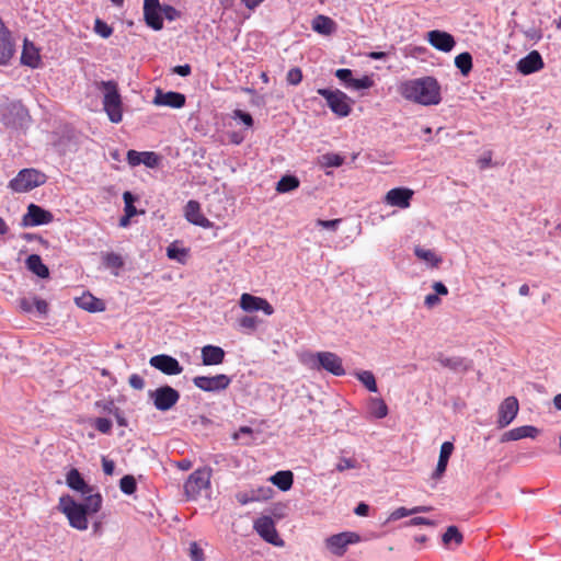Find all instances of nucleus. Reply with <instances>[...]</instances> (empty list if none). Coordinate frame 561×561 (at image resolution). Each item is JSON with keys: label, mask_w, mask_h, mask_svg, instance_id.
I'll list each match as a JSON object with an SVG mask.
<instances>
[{"label": "nucleus", "mask_w": 561, "mask_h": 561, "mask_svg": "<svg viewBox=\"0 0 561 561\" xmlns=\"http://www.w3.org/2000/svg\"><path fill=\"white\" fill-rule=\"evenodd\" d=\"M398 91L403 99L424 106L437 105L442 101L440 84L432 76L405 80Z\"/></svg>", "instance_id": "nucleus-1"}, {"label": "nucleus", "mask_w": 561, "mask_h": 561, "mask_svg": "<svg viewBox=\"0 0 561 561\" xmlns=\"http://www.w3.org/2000/svg\"><path fill=\"white\" fill-rule=\"evenodd\" d=\"M96 87L103 92V110L110 122L121 123L123 119V102L117 82L114 80L100 81Z\"/></svg>", "instance_id": "nucleus-2"}, {"label": "nucleus", "mask_w": 561, "mask_h": 561, "mask_svg": "<svg viewBox=\"0 0 561 561\" xmlns=\"http://www.w3.org/2000/svg\"><path fill=\"white\" fill-rule=\"evenodd\" d=\"M59 510L69 520V525L78 530L88 529V513L81 503H78L70 495H62L59 499Z\"/></svg>", "instance_id": "nucleus-3"}, {"label": "nucleus", "mask_w": 561, "mask_h": 561, "mask_svg": "<svg viewBox=\"0 0 561 561\" xmlns=\"http://www.w3.org/2000/svg\"><path fill=\"white\" fill-rule=\"evenodd\" d=\"M28 117V112L21 101L7 100L0 105V119L7 127H22Z\"/></svg>", "instance_id": "nucleus-4"}, {"label": "nucleus", "mask_w": 561, "mask_h": 561, "mask_svg": "<svg viewBox=\"0 0 561 561\" xmlns=\"http://www.w3.org/2000/svg\"><path fill=\"white\" fill-rule=\"evenodd\" d=\"M46 182V175L35 169H23L9 183L14 192H28Z\"/></svg>", "instance_id": "nucleus-5"}, {"label": "nucleus", "mask_w": 561, "mask_h": 561, "mask_svg": "<svg viewBox=\"0 0 561 561\" xmlns=\"http://www.w3.org/2000/svg\"><path fill=\"white\" fill-rule=\"evenodd\" d=\"M318 94L323 96L330 110L339 117H346L350 115L352 107L350 98L341 90H330L321 88L317 90Z\"/></svg>", "instance_id": "nucleus-6"}, {"label": "nucleus", "mask_w": 561, "mask_h": 561, "mask_svg": "<svg viewBox=\"0 0 561 561\" xmlns=\"http://www.w3.org/2000/svg\"><path fill=\"white\" fill-rule=\"evenodd\" d=\"M312 369L325 370L334 376L345 375L342 358L332 352H317L312 355Z\"/></svg>", "instance_id": "nucleus-7"}, {"label": "nucleus", "mask_w": 561, "mask_h": 561, "mask_svg": "<svg viewBox=\"0 0 561 561\" xmlns=\"http://www.w3.org/2000/svg\"><path fill=\"white\" fill-rule=\"evenodd\" d=\"M360 541V536L354 531H343L332 535L324 540L325 548L334 556L345 554L348 545Z\"/></svg>", "instance_id": "nucleus-8"}, {"label": "nucleus", "mask_w": 561, "mask_h": 561, "mask_svg": "<svg viewBox=\"0 0 561 561\" xmlns=\"http://www.w3.org/2000/svg\"><path fill=\"white\" fill-rule=\"evenodd\" d=\"M149 398L153 401V405L159 411H169L180 399V393L171 386H161L153 391H149Z\"/></svg>", "instance_id": "nucleus-9"}, {"label": "nucleus", "mask_w": 561, "mask_h": 561, "mask_svg": "<svg viewBox=\"0 0 561 561\" xmlns=\"http://www.w3.org/2000/svg\"><path fill=\"white\" fill-rule=\"evenodd\" d=\"M253 528L266 542L276 547L284 546V540L279 537L275 523L271 516L264 515L256 518L254 520Z\"/></svg>", "instance_id": "nucleus-10"}, {"label": "nucleus", "mask_w": 561, "mask_h": 561, "mask_svg": "<svg viewBox=\"0 0 561 561\" xmlns=\"http://www.w3.org/2000/svg\"><path fill=\"white\" fill-rule=\"evenodd\" d=\"M210 482V472L206 469H197L190 474L184 483V492L188 499L195 500L202 492L207 489Z\"/></svg>", "instance_id": "nucleus-11"}, {"label": "nucleus", "mask_w": 561, "mask_h": 561, "mask_svg": "<svg viewBox=\"0 0 561 561\" xmlns=\"http://www.w3.org/2000/svg\"><path fill=\"white\" fill-rule=\"evenodd\" d=\"M230 382V377L225 374H219L213 377L196 376L193 378L194 386L206 392L225 390L229 387Z\"/></svg>", "instance_id": "nucleus-12"}, {"label": "nucleus", "mask_w": 561, "mask_h": 561, "mask_svg": "<svg viewBox=\"0 0 561 561\" xmlns=\"http://www.w3.org/2000/svg\"><path fill=\"white\" fill-rule=\"evenodd\" d=\"M149 364L168 376L180 375L183 371V367L180 365L179 360L167 354L152 356L149 359Z\"/></svg>", "instance_id": "nucleus-13"}, {"label": "nucleus", "mask_w": 561, "mask_h": 561, "mask_svg": "<svg viewBox=\"0 0 561 561\" xmlns=\"http://www.w3.org/2000/svg\"><path fill=\"white\" fill-rule=\"evenodd\" d=\"M240 307L245 312L262 310L266 316H271L274 312L273 306L266 299L248 293L241 295Z\"/></svg>", "instance_id": "nucleus-14"}, {"label": "nucleus", "mask_w": 561, "mask_h": 561, "mask_svg": "<svg viewBox=\"0 0 561 561\" xmlns=\"http://www.w3.org/2000/svg\"><path fill=\"white\" fill-rule=\"evenodd\" d=\"M519 410L518 400L515 397H507L499 408L497 426L504 428L516 417Z\"/></svg>", "instance_id": "nucleus-15"}, {"label": "nucleus", "mask_w": 561, "mask_h": 561, "mask_svg": "<svg viewBox=\"0 0 561 561\" xmlns=\"http://www.w3.org/2000/svg\"><path fill=\"white\" fill-rule=\"evenodd\" d=\"M427 42L437 50L449 53L454 49L456 41L451 34L445 31L433 30L426 35Z\"/></svg>", "instance_id": "nucleus-16"}, {"label": "nucleus", "mask_w": 561, "mask_h": 561, "mask_svg": "<svg viewBox=\"0 0 561 561\" xmlns=\"http://www.w3.org/2000/svg\"><path fill=\"white\" fill-rule=\"evenodd\" d=\"M186 98L183 93L169 91L163 92L157 89L153 98V104L158 106H169L172 108H181L185 105Z\"/></svg>", "instance_id": "nucleus-17"}, {"label": "nucleus", "mask_w": 561, "mask_h": 561, "mask_svg": "<svg viewBox=\"0 0 561 561\" xmlns=\"http://www.w3.org/2000/svg\"><path fill=\"white\" fill-rule=\"evenodd\" d=\"M53 220V215L50 211L45 210L44 208L30 204L27 207V213L23 217V222L25 226H39L49 224Z\"/></svg>", "instance_id": "nucleus-18"}, {"label": "nucleus", "mask_w": 561, "mask_h": 561, "mask_svg": "<svg viewBox=\"0 0 561 561\" xmlns=\"http://www.w3.org/2000/svg\"><path fill=\"white\" fill-rule=\"evenodd\" d=\"M545 67L543 60L539 51L531 50L517 62V70L522 75H530L541 70Z\"/></svg>", "instance_id": "nucleus-19"}, {"label": "nucleus", "mask_w": 561, "mask_h": 561, "mask_svg": "<svg viewBox=\"0 0 561 561\" xmlns=\"http://www.w3.org/2000/svg\"><path fill=\"white\" fill-rule=\"evenodd\" d=\"M413 191L405 187H396L390 190L385 197V202L390 206L408 208L410 206Z\"/></svg>", "instance_id": "nucleus-20"}, {"label": "nucleus", "mask_w": 561, "mask_h": 561, "mask_svg": "<svg viewBox=\"0 0 561 561\" xmlns=\"http://www.w3.org/2000/svg\"><path fill=\"white\" fill-rule=\"evenodd\" d=\"M185 218L195 226L211 228L213 222L201 213V205L197 201H188L185 206Z\"/></svg>", "instance_id": "nucleus-21"}, {"label": "nucleus", "mask_w": 561, "mask_h": 561, "mask_svg": "<svg viewBox=\"0 0 561 561\" xmlns=\"http://www.w3.org/2000/svg\"><path fill=\"white\" fill-rule=\"evenodd\" d=\"M540 433L539 428L533 425H524L512 428L501 436V442L519 440L523 438H536Z\"/></svg>", "instance_id": "nucleus-22"}, {"label": "nucleus", "mask_w": 561, "mask_h": 561, "mask_svg": "<svg viewBox=\"0 0 561 561\" xmlns=\"http://www.w3.org/2000/svg\"><path fill=\"white\" fill-rule=\"evenodd\" d=\"M66 483L70 489L80 492L82 495H87L93 491L92 486L84 481L81 473L76 468L68 471Z\"/></svg>", "instance_id": "nucleus-23"}, {"label": "nucleus", "mask_w": 561, "mask_h": 561, "mask_svg": "<svg viewBox=\"0 0 561 561\" xmlns=\"http://www.w3.org/2000/svg\"><path fill=\"white\" fill-rule=\"evenodd\" d=\"M225 359V351L220 346L206 345L202 348V362L205 366L219 365Z\"/></svg>", "instance_id": "nucleus-24"}, {"label": "nucleus", "mask_w": 561, "mask_h": 561, "mask_svg": "<svg viewBox=\"0 0 561 561\" xmlns=\"http://www.w3.org/2000/svg\"><path fill=\"white\" fill-rule=\"evenodd\" d=\"M76 304L79 308L89 312H101L105 310L104 301L91 294H83L82 296L76 298Z\"/></svg>", "instance_id": "nucleus-25"}, {"label": "nucleus", "mask_w": 561, "mask_h": 561, "mask_svg": "<svg viewBox=\"0 0 561 561\" xmlns=\"http://www.w3.org/2000/svg\"><path fill=\"white\" fill-rule=\"evenodd\" d=\"M21 62L31 68H37L41 64V56L38 49L27 41L24 42L23 50L21 54Z\"/></svg>", "instance_id": "nucleus-26"}, {"label": "nucleus", "mask_w": 561, "mask_h": 561, "mask_svg": "<svg viewBox=\"0 0 561 561\" xmlns=\"http://www.w3.org/2000/svg\"><path fill=\"white\" fill-rule=\"evenodd\" d=\"M437 360L442 366L449 368L450 370L454 371H467L468 369L471 368V362L459 356L444 357L443 355H439Z\"/></svg>", "instance_id": "nucleus-27"}, {"label": "nucleus", "mask_w": 561, "mask_h": 561, "mask_svg": "<svg viewBox=\"0 0 561 561\" xmlns=\"http://www.w3.org/2000/svg\"><path fill=\"white\" fill-rule=\"evenodd\" d=\"M335 27V22L329 16L320 14L312 20V30L321 35H331Z\"/></svg>", "instance_id": "nucleus-28"}, {"label": "nucleus", "mask_w": 561, "mask_h": 561, "mask_svg": "<svg viewBox=\"0 0 561 561\" xmlns=\"http://www.w3.org/2000/svg\"><path fill=\"white\" fill-rule=\"evenodd\" d=\"M27 268L41 278L49 276L48 267L43 263L42 259L37 254H31L26 259Z\"/></svg>", "instance_id": "nucleus-29"}, {"label": "nucleus", "mask_w": 561, "mask_h": 561, "mask_svg": "<svg viewBox=\"0 0 561 561\" xmlns=\"http://www.w3.org/2000/svg\"><path fill=\"white\" fill-rule=\"evenodd\" d=\"M271 482L276 485L280 491H288L294 483V474L291 471H277L270 478Z\"/></svg>", "instance_id": "nucleus-30"}, {"label": "nucleus", "mask_w": 561, "mask_h": 561, "mask_svg": "<svg viewBox=\"0 0 561 561\" xmlns=\"http://www.w3.org/2000/svg\"><path fill=\"white\" fill-rule=\"evenodd\" d=\"M83 496H84V503H81V504L83 505V508L85 510L88 515L98 513L101 510L103 499L100 493L92 494V492H91Z\"/></svg>", "instance_id": "nucleus-31"}, {"label": "nucleus", "mask_w": 561, "mask_h": 561, "mask_svg": "<svg viewBox=\"0 0 561 561\" xmlns=\"http://www.w3.org/2000/svg\"><path fill=\"white\" fill-rule=\"evenodd\" d=\"M299 185H300V181L297 176L287 174V175L282 176L280 180L277 182L276 191L282 194L288 193V192H291V191L298 188Z\"/></svg>", "instance_id": "nucleus-32"}, {"label": "nucleus", "mask_w": 561, "mask_h": 561, "mask_svg": "<svg viewBox=\"0 0 561 561\" xmlns=\"http://www.w3.org/2000/svg\"><path fill=\"white\" fill-rule=\"evenodd\" d=\"M103 264L106 268L113 270L114 275H118V270L124 266V260L122 255L115 252H106L102 256Z\"/></svg>", "instance_id": "nucleus-33"}, {"label": "nucleus", "mask_w": 561, "mask_h": 561, "mask_svg": "<svg viewBox=\"0 0 561 561\" xmlns=\"http://www.w3.org/2000/svg\"><path fill=\"white\" fill-rule=\"evenodd\" d=\"M414 254L417 259L427 262L432 267H437L442 259L436 253L428 249H423L420 245L414 248Z\"/></svg>", "instance_id": "nucleus-34"}, {"label": "nucleus", "mask_w": 561, "mask_h": 561, "mask_svg": "<svg viewBox=\"0 0 561 561\" xmlns=\"http://www.w3.org/2000/svg\"><path fill=\"white\" fill-rule=\"evenodd\" d=\"M144 18L146 24L152 30L160 31L163 27V19L160 9L144 11Z\"/></svg>", "instance_id": "nucleus-35"}, {"label": "nucleus", "mask_w": 561, "mask_h": 561, "mask_svg": "<svg viewBox=\"0 0 561 561\" xmlns=\"http://www.w3.org/2000/svg\"><path fill=\"white\" fill-rule=\"evenodd\" d=\"M455 66L462 76H468L472 69V56L468 51H463L455 57Z\"/></svg>", "instance_id": "nucleus-36"}, {"label": "nucleus", "mask_w": 561, "mask_h": 561, "mask_svg": "<svg viewBox=\"0 0 561 561\" xmlns=\"http://www.w3.org/2000/svg\"><path fill=\"white\" fill-rule=\"evenodd\" d=\"M355 376L367 388L368 391H370V392L378 391L376 379L371 371H369V370L357 371V373H355Z\"/></svg>", "instance_id": "nucleus-37"}, {"label": "nucleus", "mask_w": 561, "mask_h": 561, "mask_svg": "<svg viewBox=\"0 0 561 561\" xmlns=\"http://www.w3.org/2000/svg\"><path fill=\"white\" fill-rule=\"evenodd\" d=\"M442 540L446 546H448L451 541L459 546L463 541V536L456 526H449L443 534Z\"/></svg>", "instance_id": "nucleus-38"}, {"label": "nucleus", "mask_w": 561, "mask_h": 561, "mask_svg": "<svg viewBox=\"0 0 561 561\" xmlns=\"http://www.w3.org/2000/svg\"><path fill=\"white\" fill-rule=\"evenodd\" d=\"M119 489L123 493L131 495L137 490V482L134 476L126 474L119 481Z\"/></svg>", "instance_id": "nucleus-39"}, {"label": "nucleus", "mask_w": 561, "mask_h": 561, "mask_svg": "<svg viewBox=\"0 0 561 561\" xmlns=\"http://www.w3.org/2000/svg\"><path fill=\"white\" fill-rule=\"evenodd\" d=\"M370 404H371V413L374 414V416H376L377 419H383L387 416L388 407L382 399L373 398L370 400Z\"/></svg>", "instance_id": "nucleus-40"}, {"label": "nucleus", "mask_w": 561, "mask_h": 561, "mask_svg": "<svg viewBox=\"0 0 561 561\" xmlns=\"http://www.w3.org/2000/svg\"><path fill=\"white\" fill-rule=\"evenodd\" d=\"M453 451H454V444L451 442L443 443L440 446L437 465L447 468L448 460H449Z\"/></svg>", "instance_id": "nucleus-41"}, {"label": "nucleus", "mask_w": 561, "mask_h": 561, "mask_svg": "<svg viewBox=\"0 0 561 561\" xmlns=\"http://www.w3.org/2000/svg\"><path fill=\"white\" fill-rule=\"evenodd\" d=\"M94 32L102 38H108L113 33V28L103 20L96 19L94 22Z\"/></svg>", "instance_id": "nucleus-42"}, {"label": "nucleus", "mask_w": 561, "mask_h": 561, "mask_svg": "<svg viewBox=\"0 0 561 561\" xmlns=\"http://www.w3.org/2000/svg\"><path fill=\"white\" fill-rule=\"evenodd\" d=\"M123 199L125 203V214L127 217H134L137 214V209L134 206L136 197L130 192H125L123 194Z\"/></svg>", "instance_id": "nucleus-43"}, {"label": "nucleus", "mask_w": 561, "mask_h": 561, "mask_svg": "<svg viewBox=\"0 0 561 561\" xmlns=\"http://www.w3.org/2000/svg\"><path fill=\"white\" fill-rule=\"evenodd\" d=\"M344 163V157L337 153H327L322 156L324 167H341Z\"/></svg>", "instance_id": "nucleus-44"}, {"label": "nucleus", "mask_w": 561, "mask_h": 561, "mask_svg": "<svg viewBox=\"0 0 561 561\" xmlns=\"http://www.w3.org/2000/svg\"><path fill=\"white\" fill-rule=\"evenodd\" d=\"M188 554L192 561H204L205 554L196 541H192L188 548Z\"/></svg>", "instance_id": "nucleus-45"}, {"label": "nucleus", "mask_w": 561, "mask_h": 561, "mask_svg": "<svg viewBox=\"0 0 561 561\" xmlns=\"http://www.w3.org/2000/svg\"><path fill=\"white\" fill-rule=\"evenodd\" d=\"M159 161H160V158L156 152H152V151L142 152L141 163L145 164L146 167L156 168V167H158Z\"/></svg>", "instance_id": "nucleus-46"}, {"label": "nucleus", "mask_w": 561, "mask_h": 561, "mask_svg": "<svg viewBox=\"0 0 561 561\" xmlns=\"http://www.w3.org/2000/svg\"><path fill=\"white\" fill-rule=\"evenodd\" d=\"M301 80H302V71L300 68H298V67L291 68L287 72L286 81L288 84L297 85L301 82Z\"/></svg>", "instance_id": "nucleus-47"}, {"label": "nucleus", "mask_w": 561, "mask_h": 561, "mask_svg": "<svg viewBox=\"0 0 561 561\" xmlns=\"http://www.w3.org/2000/svg\"><path fill=\"white\" fill-rule=\"evenodd\" d=\"M373 84H374V81L368 76H364L363 78H359V79L353 78L350 88H353L354 90H363V89H369L370 87H373Z\"/></svg>", "instance_id": "nucleus-48"}, {"label": "nucleus", "mask_w": 561, "mask_h": 561, "mask_svg": "<svg viewBox=\"0 0 561 561\" xmlns=\"http://www.w3.org/2000/svg\"><path fill=\"white\" fill-rule=\"evenodd\" d=\"M335 77L344 82L347 88L351 87L352 80H353V73L351 69L347 68H341L335 71Z\"/></svg>", "instance_id": "nucleus-49"}, {"label": "nucleus", "mask_w": 561, "mask_h": 561, "mask_svg": "<svg viewBox=\"0 0 561 561\" xmlns=\"http://www.w3.org/2000/svg\"><path fill=\"white\" fill-rule=\"evenodd\" d=\"M94 426L99 432H101L103 434H107V433H110V431L112 428V422H111V420L105 419V417H98L95 420Z\"/></svg>", "instance_id": "nucleus-50"}, {"label": "nucleus", "mask_w": 561, "mask_h": 561, "mask_svg": "<svg viewBox=\"0 0 561 561\" xmlns=\"http://www.w3.org/2000/svg\"><path fill=\"white\" fill-rule=\"evenodd\" d=\"M160 10L164 18L169 21H174L180 16V12L174 7L169 4H163Z\"/></svg>", "instance_id": "nucleus-51"}, {"label": "nucleus", "mask_w": 561, "mask_h": 561, "mask_svg": "<svg viewBox=\"0 0 561 561\" xmlns=\"http://www.w3.org/2000/svg\"><path fill=\"white\" fill-rule=\"evenodd\" d=\"M32 301L34 302V308L41 316L47 314L48 304L44 299H42L37 296H32Z\"/></svg>", "instance_id": "nucleus-52"}, {"label": "nucleus", "mask_w": 561, "mask_h": 561, "mask_svg": "<svg viewBox=\"0 0 561 561\" xmlns=\"http://www.w3.org/2000/svg\"><path fill=\"white\" fill-rule=\"evenodd\" d=\"M358 463L355 459L352 458H341L339 463L336 465V470L342 472L346 469L357 468Z\"/></svg>", "instance_id": "nucleus-53"}, {"label": "nucleus", "mask_w": 561, "mask_h": 561, "mask_svg": "<svg viewBox=\"0 0 561 561\" xmlns=\"http://www.w3.org/2000/svg\"><path fill=\"white\" fill-rule=\"evenodd\" d=\"M239 324L241 328L255 330L257 325L256 317L244 316L239 320Z\"/></svg>", "instance_id": "nucleus-54"}, {"label": "nucleus", "mask_w": 561, "mask_h": 561, "mask_svg": "<svg viewBox=\"0 0 561 561\" xmlns=\"http://www.w3.org/2000/svg\"><path fill=\"white\" fill-rule=\"evenodd\" d=\"M128 383L136 390H142L145 388V380L138 374H133L128 378Z\"/></svg>", "instance_id": "nucleus-55"}, {"label": "nucleus", "mask_w": 561, "mask_h": 561, "mask_svg": "<svg viewBox=\"0 0 561 561\" xmlns=\"http://www.w3.org/2000/svg\"><path fill=\"white\" fill-rule=\"evenodd\" d=\"M142 152H138L136 150L127 151V161L131 167L139 165L141 163Z\"/></svg>", "instance_id": "nucleus-56"}, {"label": "nucleus", "mask_w": 561, "mask_h": 561, "mask_svg": "<svg viewBox=\"0 0 561 561\" xmlns=\"http://www.w3.org/2000/svg\"><path fill=\"white\" fill-rule=\"evenodd\" d=\"M167 255L169 259H176V260L181 261V256H185L186 251L184 249H179L174 245H170L167 249Z\"/></svg>", "instance_id": "nucleus-57"}, {"label": "nucleus", "mask_w": 561, "mask_h": 561, "mask_svg": "<svg viewBox=\"0 0 561 561\" xmlns=\"http://www.w3.org/2000/svg\"><path fill=\"white\" fill-rule=\"evenodd\" d=\"M19 307L22 311L30 313L34 309V302L32 301V297H23L19 299Z\"/></svg>", "instance_id": "nucleus-58"}, {"label": "nucleus", "mask_w": 561, "mask_h": 561, "mask_svg": "<svg viewBox=\"0 0 561 561\" xmlns=\"http://www.w3.org/2000/svg\"><path fill=\"white\" fill-rule=\"evenodd\" d=\"M234 117L239 118L244 125H247L249 127L253 125V118L247 112H243L241 110H236Z\"/></svg>", "instance_id": "nucleus-59"}, {"label": "nucleus", "mask_w": 561, "mask_h": 561, "mask_svg": "<svg viewBox=\"0 0 561 561\" xmlns=\"http://www.w3.org/2000/svg\"><path fill=\"white\" fill-rule=\"evenodd\" d=\"M413 512H411V510H408L405 507H399L397 510H394L391 515H390V519L391 520H398L402 517H405V516H409V515H412Z\"/></svg>", "instance_id": "nucleus-60"}, {"label": "nucleus", "mask_w": 561, "mask_h": 561, "mask_svg": "<svg viewBox=\"0 0 561 561\" xmlns=\"http://www.w3.org/2000/svg\"><path fill=\"white\" fill-rule=\"evenodd\" d=\"M340 222H341V219H332V220L318 219L317 220L318 226L325 228V229H332V230H335Z\"/></svg>", "instance_id": "nucleus-61"}, {"label": "nucleus", "mask_w": 561, "mask_h": 561, "mask_svg": "<svg viewBox=\"0 0 561 561\" xmlns=\"http://www.w3.org/2000/svg\"><path fill=\"white\" fill-rule=\"evenodd\" d=\"M440 304V298L438 295L436 294H428L427 296H425V299H424V305L427 307V308H433L437 305Z\"/></svg>", "instance_id": "nucleus-62"}, {"label": "nucleus", "mask_w": 561, "mask_h": 561, "mask_svg": "<svg viewBox=\"0 0 561 561\" xmlns=\"http://www.w3.org/2000/svg\"><path fill=\"white\" fill-rule=\"evenodd\" d=\"M102 468L105 474L112 476L115 470V463L113 460H110L105 457L102 458Z\"/></svg>", "instance_id": "nucleus-63"}, {"label": "nucleus", "mask_w": 561, "mask_h": 561, "mask_svg": "<svg viewBox=\"0 0 561 561\" xmlns=\"http://www.w3.org/2000/svg\"><path fill=\"white\" fill-rule=\"evenodd\" d=\"M173 72L181 77H187L191 75L192 68L188 64L179 65L173 68Z\"/></svg>", "instance_id": "nucleus-64"}]
</instances>
